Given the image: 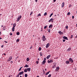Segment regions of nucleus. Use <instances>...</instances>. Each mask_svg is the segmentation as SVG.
I'll return each instance as SVG.
<instances>
[{"instance_id":"obj_1","label":"nucleus","mask_w":77,"mask_h":77,"mask_svg":"<svg viewBox=\"0 0 77 77\" xmlns=\"http://www.w3.org/2000/svg\"><path fill=\"white\" fill-rule=\"evenodd\" d=\"M53 62V60L52 59L49 60H48V63H51Z\"/></svg>"},{"instance_id":"obj_2","label":"nucleus","mask_w":77,"mask_h":77,"mask_svg":"<svg viewBox=\"0 0 77 77\" xmlns=\"http://www.w3.org/2000/svg\"><path fill=\"white\" fill-rule=\"evenodd\" d=\"M21 18V16H20L19 17H18L17 19V22H18L19 21H20V20Z\"/></svg>"},{"instance_id":"obj_3","label":"nucleus","mask_w":77,"mask_h":77,"mask_svg":"<svg viewBox=\"0 0 77 77\" xmlns=\"http://www.w3.org/2000/svg\"><path fill=\"white\" fill-rule=\"evenodd\" d=\"M69 62H71V63H73V60L71 58H70L69 59Z\"/></svg>"},{"instance_id":"obj_4","label":"nucleus","mask_w":77,"mask_h":77,"mask_svg":"<svg viewBox=\"0 0 77 77\" xmlns=\"http://www.w3.org/2000/svg\"><path fill=\"white\" fill-rule=\"evenodd\" d=\"M42 38L43 39V41H45L46 40V38H45V37L44 35H43V36Z\"/></svg>"},{"instance_id":"obj_5","label":"nucleus","mask_w":77,"mask_h":77,"mask_svg":"<svg viewBox=\"0 0 77 77\" xmlns=\"http://www.w3.org/2000/svg\"><path fill=\"white\" fill-rule=\"evenodd\" d=\"M12 59V57H9L8 60V62H9V61H11Z\"/></svg>"},{"instance_id":"obj_6","label":"nucleus","mask_w":77,"mask_h":77,"mask_svg":"<svg viewBox=\"0 0 77 77\" xmlns=\"http://www.w3.org/2000/svg\"><path fill=\"white\" fill-rule=\"evenodd\" d=\"M53 20H54V19L53 18H51L50 20L48 21L49 23H50V22H53Z\"/></svg>"},{"instance_id":"obj_7","label":"nucleus","mask_w":77,"mask_h":77,"mask_svg":"<svg viewBox=\"0 0 77 77\" xmlns=\"http://www.w3.org/2000/svg\"><path fill=\"white\" fill-rule=\"evenodd\" d=\"M63 39H66V40H68V38L66 37H65V36H64L63 37Z\"/></svg>"},{"instance_id":"obj_8","label":"nucleus","mask_w":77,"mask_h":77,"mask_svg":"<svg viewBox=\"0 0 77 77\" xmlns=\"http://www.w3.org/2000/svg\"><path fill=\"white\" fill-rule=\"evenodd\" d=\"M59 69V67H56V69L55 70V71H58Z\"/></svg>"},{"instance_id":"obj_9","label":"nucleus","mask_w":77,"mask_h":77,"mask_svg":"<svg viewBox=\"0 0 77 77\" xmlns=\"http://www.w3.org/2000/svg\"><path fill=\"white\" fill-rule=\"evenodd\" d=\"M50 57H51V56L50 55H49L46 57V59H48Z\"/></svg>"},{"instance_id":"obj_10","label":"nucleus","mask_w":77,"mask_h":77,"mask_svg":"<svg viewBox=\"0 0 77 77\" xmlns=\"http://www.w3.org/2000/svg\"><path fill=\"white\" fill-rule=\"evenodd\" d=\"M50 45V44L48 43L46 45V48H48V47H49V45Z\"/></svg>"},{"instance_id":"obj_11","label":"nucleus","mask_w":77,"mask_h":77,"mask_svg":"<svg viewBox=\"0 0 77 77\" xmlns=\"http://www.w3.org/2000/svg\"><path fill=\"white\" fill-rule=\"evenodd\" d=\"M24 74V72L22 71L20 72L19 74V75H22V74Z\"/></svg>"},{"instance_id":"obj_12","label":"nucleus","mask_w":77,"mask_h":77,"mask_svg":"<svg viewBox=\"0 0 77 77\" xmlns=\"http://www.w3.org/2000/svg\"><path fill=\"white\" fill-rule=\"evenodd\" d=\"M27 71H29V72H30V70H31V68H28L26 69Z\"/></svg>"},{"instance_id":"obj_13","label":"nucleus","mask_w":77,"mask_h":77,"mask_svg":"<svg viewBox=\"0 0 77 77\" xmlns=\"http://www.w3.org/2000/svg\"><path fill=\"white\" fill-rule=\"evenodd\" d=\"M51 28H52V27H53V25H52V24H50L49 26V28H51Z\"/></svg>"},{"instance_id":"obj_14","label":"nucleus","mask_w":77,"mask_h":77,"mask_svg":"<svg viewBox=\"0 0 77 77\" xmlns=\"http://www.w3.org/2000/svg\"><path fill=\"white\" fill-rule=\"evenodd\" d=\"M64 5H65V4L64 3V2H63L62 3V5H61V6H62V8H63V7H64Z\"/></svg>"},{"instance_id":"obj_15","label":"nucleus","mask_w":77,"mask_h":77,"mask_svg":"<svg viewBox=\"0 0 77 77\" xmlns=\"http://www.w3.org/2000/svg\"><path fill=\"white\" fill-rule=\"evenodd\" d=\"M42 63H43V65H44L45 63H46V61H43L42 62Z\"/></svg>"},{"instance_id":"obj_16","label":"nucleus","mask_w":77,"mask_h":77,"mask_svg":"<svg viewBox=\"0 0 77 77\" xmlns=\"http://www.w3.org/2000/svg\"><path fill=\"white\" fill-rule=\"evenodd\" d=\"M24 72H27V69H25L24 70Z\"/></svg>"},{"instance_id":"obj_17","label":"nucleus","mask_w":77,"mask_h":77,"mask_svg":"<svg viewBox=\"0 0 77 77\" xmlns=\"http://www.w3.org/2000/svg\"><path fill=\"white\" fill-rule=\"evenodd\" d=\"M12 32H14L15 31V28L13 27L12 28Z\"/></svg>"},{"instance_id":"obj_18","label":"nucleus","mask_w":77,"mask_h":77,"mask_svg":"<svg viewBox=\"0 0 77 77\" xmlns=\"http://www.w3.org/2000/svg\"><path fill=\"white\" fill-rule=\"evenodd\" d=\"M24 67V68H25V67H26V68H28V67H29V66L27 64H26Z\"/></svg>"},{"instance_id":"obj_19","label":"nucleus","mask_w":77,"mask_h":77,"mask_svg":"<svg viewBox=\"0 0 77 77\" xmlns=\"http://www.w3.org/2000/svg\"><path fill=\"white\" fill-rule=\"evenodd\" d=\"M15 26H16V23H14V24L13 27L15 28Z\"/></svg>"},{"instance_id":"obj_20","label":"nucleus","mask_w":77,"mask_h":77,"mask_svg":"<svg viewBox=\"0 0 77 77\" xmlns=\"http://www.w3.org/2000/svg\"><path fill=\"white\" fill-rule=\"evenodd\" d=\"M69 62L68 61H66V64H69Z\"/></svg>"},{"instance_id":"obj_21","label":"nucleus","mask_w":77,"mask_h":77,"mask_svg":"<svg viewBox=\"0 0 77 77\" xmlns=\"http://www.w3.org/2000/svg\"><path fill=\"white\" fill-rule=\"evenodd\" d=\"M50 72V71H49L48 72H47L46 73L45 75H48V74H49V72Z\"/></svg>"},{"instance_id":"obj_22","label":"nucleus","mask_w":77,"mask_h":77,"mask_svg":"<svg viewBox=\"0 0 77 77\" xmlns=\"http://www.w3.org/2000/svg\"><path fill=\"white\" fill-rule=\"evenodd\" d=\"M68 51H69L71 50V48H69L67 50Z\"/></svg>"},{"instance_id":"obj_23","label":"nucleus","mask_w":77,"mask_h":77,"mask_svg":"<svg viewBox=\"0 0 77 77\" xmlns=\"http://www.w3.org/2000/svg\"><path fill=\"white\" fill-rule=\"evenodd\" d=\"M3 30H6V27L5 26L3 27Z\"/></svg>"},{"instance_id":"obj_24","label":"nucleus","mask_w":77,"mask_h":77,"mask_svg":"<svg viewBox=\"0 0 77 77\" xmlns=\"http://www.w3.org/2000/svg\"><path fill=\"white\" fill-rule=\"evenodd\" d=\"M26 60L27 62H28L30 60V59H29V58H27Z\"/></svg>"},{"instance_id":"obj_25","label":"nucleus","mask_w":77,"mask_h":77,"mask_svg":"<svg viewBox=\"0 0 77 77\" xmlns=\"http://www.w3.org/2000/svg\"><path fill=\"white\" fill-rule=\"evenodd\" d=\"M38 51H41V47H39L38 49Z\"/></svg>"},{"instance_id":"obj_26","label":"nucleus","mask_w":77,"mask_h":77,"mask_svg":"<svg viewBox=\"0 0 77 77\" xmlns=\"http://www.w3.org/2000/svg\"><path fill=\"white\" fill-rule=\"evenodd\" d=\"M40 54L41 56H42V55L43 54H42V53L41 52H40Z\"/></svg>"},{"instance_id":"obj_27","label":"nucleus","mask_w":77,"mask_h":77,"mask_svg":"<svg viewBox=\"0 0 77 77\" xmlns=\"http://www.w3.org/2000/svg\"><path fill=\"white\" fill-rule=\"evenodd\" d=\"M16 35H20V32H17L16 33Z\"/></svg>"},{"instance_id":"obj_28","label":"nucleus","mask_w":77,"mask_h":77,"mask_svg":"<svg viewBox=\"0 0 77 77\" xmlns=\"http://www.w3.org/2000/svg\"><path fill=\"white\" fill-rule=\"evenodd\" d=\"M22 68H23V67H21L20 68V69L19 70V71H21V70Z\"/></svg>"},{"instance_id":"obj_29","label":"nucleus","mask_w":77,"mask_h":77,"mask_svg":"<svg viewBox=\"0 0 77 77\" xmlns=\"http://www.w3.org/2000/svg\"><path fill=\"white\" fill-rule=\"evenodd\" d=\"M28 76L27 74H26L25 75V77H27Z\"/></svg>"},{"instance_id":"obj_30","label":"nucleus","mask_w":77,"mask_h":77,"mask_svg":"<svg viewBox=\"0 0 77 77\" xmlns=\"http://www.w3.org/2000/svg\"><path fill=\"white\" fill-rule=\"evenodd\" d=\"M47 12H45L44 14V16H45V15H47Z\"/></svg>"},{"instance_id":"obj_31","label":"nucleus","mask_w":77,"mask_h":77,"mask_svg":"<svg viewBox=\"0 0 77 77\" xmlns=\"http://www.w3.org/2000/svg\"><path fill=\"white\" fill-rule=\"evenodd\" d=\"M53 13H52L51 14V15H50V18L52 16V15H53Z\"/></svg>"},{"instance_id":"obj_32","label":"nucleus","mask_w":77,"mask_h":77,"mask_svg":"<svg viewBox=\"0 0 77 77\" xmlns=\"http://www.w3.org/2000/svg\"><path fill=\"white\" fill-rule=\"evenodd\" d=\"M47 26H44V29H45L47 28Z\"/></svg>"},{"instance_id":"obj_33","label":"nucleus","mask_w":77,"mask_h":77,"mask_svg":"<svg viewBox=\"0 0 77 77\" xmlns=\"http://www.w3.org/2000/svg\"><path fill=\"white\" fill-rule=\"evenodd\" d=\"M72 37H73V35H71L70 38L71 39H72Z\"/></svg>"},{"instance_id":"obj_34","label":"nucleus","mask_w":77,"mask_h":77,"mask_svg":"<svg viewBox=\"0 0 77 77\" xmlns=\"http://www.w3.org/2000/svg\"><path fill=\"white\" fill-rule=\"evenodd\" d=\"M20 41V39H17L16 40V42H19Z\"/></svg>"},{"instance_id":"obj_35","label":"nucleus","mask_w":77,"mask_h":77,"mask_svg":"<svg viewBox=\"0 0 77 77\" xmlns=\"http://www.w3.org/2000/svg\"><path fill=\"white\" fill-rule=\"evenodd\" d=\"M70 12H68L67 13V15H70Z\"/></svg>"},{"instance_id":"obj_36","label":"nucleus","mask_w":77,"mask_h":77,"mask_svg":"<svg viewBox=\"0 0 77 77\" xmlns=\"http://www.w3.org/2000/svg\"><path fill=\"white\" fill-rule=\"evenodd\" d=\"M48 31L49 33H50V29H48Z\"/></svg>"},{"instance_id":"obj_37","label":"nucleus","mask_w":77,"mask_h":77,"mask_svg":"<svg viewBox=\"0 0 77 77\" xmlns=\"http://www.w3.org/2000/svg\"><path fill=\"white\" fill-rule=\"evenodd\" d=\"M63 33L62 32H61L60 33V35H63Z\"/></svg>"},{"instance_id":"obj_38","label":"nucleus","mask_w":77,"mask_h":77,"mask_svg":"<svg viewBox=\"0 0 77 77\" xmlns=\"http://www.w3.org/2000/svg\"><path fill=\"white\" fill-rule=\"evenodd\" d=\"M51 74H49V75H48V77H51Z\"/></svg>"},{"instance_id":"obj_39","label":"nucleus","mask_w":77,"mask_h":77,"mask_svg":"<svg viewBox=\"0 0 77 77\" xmlns=\"http://www.w3.org/2000/svg\"><path fill=\"white\" fill-rule=\"evenodd\" d=\"M38 63H39V61H37L36 62V63H37V64H38Z\"/></svg>"},{"instance_id":"obj_40","label":"nucleus","mask_w":77,"mask_h":77,"mask_svg":"<svg viewBox=\"0 0 77 77\" xmlns=\"http://www.w3.org/2000/svg\"><path fill=\"white\" fill-rule=\"evenodd\" d=\"M45 60H46V58L45 57L44 58V61H45Z\"/></svg>"},{"instance_id":"obj_41","label":"nucleus","mask_w":77,"mask_h":77,"mask_svg":"<svg viewBox=\"0 0 77 77\" xmlns=\"http://www.w3.org/2000/svg\"><path fill=\"white\" fill-rule=\"evenodd\" d=\"M38 16H40V17H41V14H38Z\"/></svg>"},{"instance_id":"obj_42","label":"nucleus","mask_w":77,"mask_h":77,"mask_svg":"<svg viewBox=\"0 0 77 77\" xmlns=\"http://www.w3.org/2000/svg\"><path fill=\"white\" fill-rule=\"evenodd\" d=\"M10 62H11V64H12V63H13V61H11Z\"/></svg>"},{"instance_id":"obj_43","label":"nucleus","mask_w":77,"mask_h":77,"mask_svg":"<svg viewBox=\"0 0 77 77\" xmlns=\"http://www.w3.org/2000/svg\"><path fill=\"white\" fill-rule=\"evenodd\" d=\"M66 29H68V26H67L66 27Z\"/></svg>"},{"instance_id":"obj_44","label":"nucleus","mask_w":77,"mask_h":77,"mask_svg":"<svg viewBox=\"0 0 77 77\" xmlns=\"http://www.w3.org/2000/svg\"><path fill=\"white\" fill-rule=\"evenodd\" d=\"M32 14H33V12H31V13L30 14V15H32Z\"/></svg>"},{"instance_id":"obj_45","label":"nucleus","mask_w":77,"mask_h":77,"mask_svg":"<svg viewBox=\"0 0 77 77\" xmlns=\"http://www.w3.org/2000/svg\"><path fill=\"white\" fill-rule=\"evenodd\" d=\"M61 32V31H59L58 32V33H60H60Z\"/></svg>"},{"instance_id":"obj_46","label":"nucleus","mask_w":77,"mask_h":77,"mask_svg":"<svg viewBox=\"0 0 77 77\" xmlns=\"http://www.w3.org/2000/svg\"><path fill=\"white\" fill-rule=\"evenodd\" d=\"M72 6V5H71L70 4L69 7H71Z\"/></svg>"},{"instance_id":"obj_47","label":"nucleus","mask_w":77,"mask_h":77,"mask_svg":"<svg viewBox=\"0 0 77 77\" xmlns=\"http://www.w3.org/2000/svg\"><path fill=\"white\" fill-rule=\"evenodd\" d=\"M16 77H19V74H18Z\"/></svg>"},{"instance_id":"obj_48","label":"nucleus","mask_w":77,"mask_h":77,"mask_svg":"<svg viewBox=\"0 0 77 77\" xmlns=\"http://www.w3.org/2000/svg\"><path fill=\"white\" fill-rule=\"evenodd\" d=\"M32 46H31L30 48V49H32Z\"/></svg>"},{"instance_id":"obj_49","label":"nucleus","mask_w":77,"mask_h":77,"mask_svg":"<svg viewBox=\"0 0 77 77\" xmlns=\"http://www.w3.org/2000/svg\"><path fill=\"white\" fill-rule=\"evenodd\" d=\"M74 16H72V18L73 19H74Z\"/></svg>"},{"instance_id":"obj_50","label":"nucleus","mask_w":77,"mask_h":77,"mask_svg":"<svg viewBox=\"0 0 77 77\" xmlns=\"http://www.w3.org/2000/svg\"><path fill=\"white\" fill-rule=\"evenodd\" d=\"M65 42V40L63 39V42Z\"/></svg>"},{"instance_id":"obj_51","label":"nucleus","mask_w":77,"mask_h":77,"mask_svg":"<svg viewBox=\"0 0 77 77\" xmlns=\"http://www.w3.org/2000/svg\"><path fill=\"white\" fill-rule=\"evenodd\" d=\"M4 46V45H2V46H1V47H2V48H3V46Z\"/></svg>"},{"instance_id":"obj_52","label":"nucleus","mask_w":77,"mask_h":77,"mask_svg":"<svg viewBox=\"0 0 77 77\" xmlns=\"http://www.w3.org/2000/svg\"><path fill=\"white\" fill-rule=\"evenodd\" d=\"M41 32H42V28H41Z\"/></svg>"},{"instance_id":"obj_53","label":"nucleus","mask_w":77,"mask_h":77,"mask_svg":"<svg viewBox=\"0 0 77 77\" xmlns=\"http://www.w3.org/2000/svg\"><path fill=\"white\" fill-rule=\"evenodd\" d=\"M54 66H53V68H55V67Z\"/></svg>"},{"instance_id":"obj_54","label":"nucleus","mask_w":77,"mask_h":77,"mask_svg":"<svg viewBox=\"0 0 77 77\" xmlns=\"http://www.w3.org/2000/svg\"><path fill=\"white\" fill-rule=\"evenodd\" d=\"M10 35H11V36H12V33H11L10 34Z\"/></svg>"},{"instance_id":"obj_55","label":"nucleus","mask_w":77,"mask_h":77,"mask_svg":"<svg viewBox=\"0 0 77 77\" xmlns=\"http://www.w3.org/2000/svg\"><path fill=\"white\" fill-rule=\"evenodd\" d=\"M56 0H54V2H56Z\"/></svg>"},{"instance_id":"obj_56","label":"nucleus","mask_w":77,"mask_h":77,"mask_svg":"<svg viewBox=\"0 0 77 77\" xmlns=\"http://www.w3.org/2000/svg\"><path fill=\"white\" fill-rule=\"evenodd\" d=\"M35 2H38V0H35Z\"/></svg>"},{"instance_id":"obj_57","label":"nucleus","mask_w":77,"mask_h":77,"mask_svg":"<svg viewBox=\"0 0 77 77\" xmlns=\"http://www.w3.org/2000/svg\"><path fill=\"white\" fill-rule=\"evenodd\" d=\"M5 42L6 43H8V42H6V41H5Z\"/></svg>"},{"instance_id":"obj_58","label":"nucleus","mask_w":77,"mask_h":77,"mask_svg":"<svg viewBox=\"0 0 77 77\" xmlns=\"http://www.w3.org/2000/svg\"><path fill=\"white\" fill-rule=\"evenodd\" d=\"M45 71H47V69H45Z\"/></svg>"},{"instance_id":"obj_59","label":"nucleus","mask_w":77,"mask_h":77,"mask_svg":"<svg viewBox=\"0 0 77 77\" xmlns=\"http://www.w3.org/2000/svg\"><path fill=\"white\" fill-rule=\"evenodd\" d=\"M4 55H6V54L5 53L4 54Z\"/></svg>"},{"instance_id":"obj_60","label":"nucleus","mask_w":77,"mask_h":77,"mask_svg":"<svg viewBox=\"0 0 77 77\" xmlns=\"http://www.w3.org/2000/svg\"><path fill=\"white\" fill-rule=\"evenodd\" d=\"M2 39V38H1V37H0V39Z\"/></svg>"},{"instance_id":"obj_61","label":"nucleus","mask_w":77,"mask_h":77,"mask_svg":"<svg viewBox=\"0 0 77 77\" xmlns=\"http://www.w3.org/2000/svg\"><path fill=\"white\" fill-rule=\"evenodd\" d=\"M38 60H39V59L38 58Z\"/></svg>"},{"instance_id":"obj_62","label":"nucleus","mask_w":77,"mask_h":77,"mask_svg":"<svg viewBox=\"0 0 77 77\" xmlns=\"http://www.w3.org/2000/svg\"><path fill=\"white\" fill-rule=\"evenodd\" d=\"M37 77H39V76H37Z\"/></svg>"},{"instance_id":"obj_63","label":"nucleus","mask_w":77,"mask_h":77,"mask_svg":"<svg viewBox=\"0 0 77 77\" xmlns=\"http://www.w3.org/2000/svg\"><path fill=\"white\" fill-rule=\"evenodd\" d=\"M0 15H2V14H0Z\"/></svg>"},{"instance_id":"obj_64","label":"nucleus","mask_w":77,"mask_h":77,"mask_svg":"<svg viewBox=\"0 0 77 77\" xmlns=\"http://www.w3.org/2000/svg\"><path fill=\"white\" fill-rule=\"evenodd\" d=\"M8 77H11V75L9 76Z\"/></svg>"}]
</instances>
